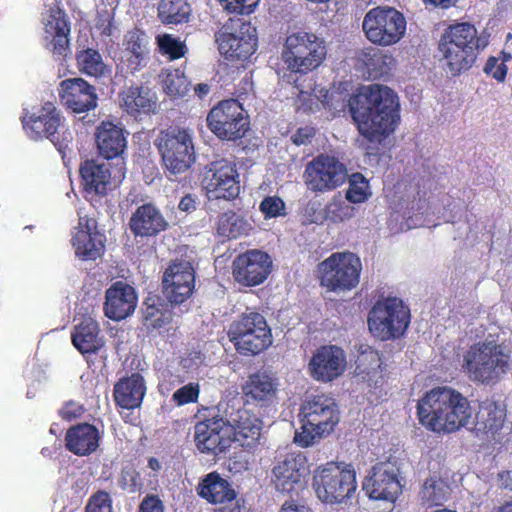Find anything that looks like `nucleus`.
Here are the masks:
<instances>
[{
	"instance_id": "obj_1",
	"label": "nucleus",
	"mask_w": 512,
	"mask_h": 512,
	"mask_svg": "<svg viewBox=\"0 0 512 512\" xmlns=\"http://www.w3.org/2000/svg\"><path fill=\"white\" fill-rule=\"evenodd\" d=\"M346 106L359 133L370 142L388 137L400 122L399 98L387 86L369 85L363 93L351 96L341 109Z\"/></svg>"
},
{
	"instance_id": "obj_2",
	"label": "nucleus",
	"mask_w": 512,
	"mask_h": 512,
	"mask_svg": "<svg viewBox=\"0 0 512 512\" xmlns=\"http://www.w3.org/2000/svg\"><path fill=\"white\" fill-rule=\"evenodd\" d=\"M417 415L429 431L454 433L471 423L473 410L470 401L461 392L439 386L427 391L418 401Z\"/></svg>"
},
{
	"instance_id": "obj_3",
	"label": "nucleus",
	"mask_w": 512,
	"mask_h": 512,
	"mask_svg": "<svg viewBox=\"0 0 512 512\" xmlns=\"http://www.w3.org/2000/svg\"><path fill=\"white\" fill-rule=\"evenodd\" d=\"M488 40L470 22H454L442 31L437 52L443 67L452 76H459L476 63Z\"/></svg>"
},
{
	"instance_id": "obj_4",
	"label": "nucleus",
	"mask_w": 512,
	"mask_h": 512,
	"mask_svg": "<svg viewBox=\"0 0 512 512\" xmlns=\"http://www.w3.org/2000/svg\"><path fill=\"white\" fill-rule=\"evenodd\" d=\"M511 351L496 340H483L473 343L463 354L462 372L478 384L494 385L510 369Z\"/></svg>"
},
{
	"instance_id": "obj_5",
	"label": "nucleus",
	"mask_w": 512,
	"mask_h": 512,
	"mask_svg": "<svg viewBox=\"0 0 512 512\" xmlns=\"http://www.w3.org/2000/svg\"><path fill=\"white\" fill-rule=\"evenodd\" d=\"M299 417L301 427L295 433L294 442L302 448L328 436L340 420L335 400L326 394L308 397L301 406Z\"/></svg>"
},
{
	"instance_id": "obj_6",
	"label": "nucleus",
	"mask_w": 512,
	"mask_h": 512,
	"mask_svg": "<svg viewBox=\"0 0 512 512\" xmlns=\"http://www.w3.org/2000/svg\"><path fill=\"white\" fill-rule=\"evenodd\" d=\"M21 123L31 139H48L62 154L73 142V134L63 112L51 101L33 107L31 111L25 110Z\"/></svg>"
},
{
	"instance_id": "obj_7",
	"label": "nucleus",
	"mask_w": 512,
	"mask_h": 512,
	"mask_svg": "<svg viewBox=\"0 0 512 512\" xmlns=\"http://www.w3.org/2000/svg\"><path fill=\"white\" fill-rule=\"evenodd\" d=\"M312 486L323 503L341 504L357 491L355 468L344 462H327L314 471Z\"/></svg>"
},
{
	"instance_id": "obj_8",
	"label": "nucleus",
	"mask_w": 512,
	"mask_h": 512,
	"mask_svg": "<svg viewBox=\"0 0 512 512\" xmlns=\"http://www.w3.org/2000/svg\"><path fill=\"white\" fill-rule=\"evenodd\" d=\"M319 285L328 292L345 293L360 282L362 262L352 252H334L318 264Z\"/></svg>"
},
{
	"instance_id": "obj_9",
	"label": "nucleus",
	"mask_w": 512,
	"mask_h": 512,
	"mask_svg": "<svg viewBox=\"0 0 512 512\" xmlns=\"http://www.w3.org/2000/svg\"><path fill=\"white\" fill-rule=\"evenodd\" d=\"M325 41L312 32L298 31L286 37L282 60L294 73L306 74L317 69L325 60Z\"/></svg>"
},
{
	"instance_id": "obj_10",
	"label": "nucleus",
	"mask_w": 512,
	"mask_h": 512,
	"mask_svg": "<svg viewBox=\"0 0 512 512\" xmlns=\"http://www.w3.org/2000/svg\"><path fill=\"white\" fill-rule=\"evenodd\" d=\"M227 335L243 356L257 355L272 344L271 329L265 317L255 311L242 313L230 324Z\"/></svg>"
},
{
	"instance_id": "obj_11",
	"label": "nucleus",
	"mask_w": 512,
	"mask_h": 512,
	"mask_svg": "<svg viewBox=\"0 0 512 512\" xmlns=\"http://www.w3.org/2000/svg\"><path fill=\"white\" fill-rule=\"evenodd\" d=\"M367 323L371 334L381 341L397 339L410 324V309L398 297L379 299L370 309Z\"/></svg>"
},
{
	"instance_id": "obj_12",
	"label": "nucleus",
	"mask_w": 512,
	"mask_h": 512,
	"mask_svg": "<svg viewBox=\"0 0 512 512\" xmlns=\"http://www.w3.org/2000/svg\"><path fill=\"white\" fill-rule=\"evenodd\" d=\"M406 19L400 11L390 6L370 9L362 21V30L369 42L388 47L398 43L406 32Z\"/></svg>"
},
{
	"instance_id": "obj_13",
	"label": "nucleus",
	"mask_w": 512,
	"mask_h": 512,
	"mask_svg": "<svg viewBox=\"0 0 512 512\" xmlns=\"http://www.w3.org/2000/svg\"><path fill=\"white\" fill-rule=\"evenodd\" d=\"M156 146L163 165L172 174L187 171L195 161V149L190 131L179 126L161 130Z\"/></svg>"
},
{
	"instance_id": "obj_14",
	"label": "nucleus",
	"mask_w": 512,
	"mask_h": 512,
	"mask_svg": "<svg viewBox=\"0 0 512 512\" xmlns=\"http://www.w3.org/2000/svg\"><path fill=\"white\" fill-rule=\"evenodd\" d=\"M208 129L222 141L242 139L250 129L249 116L237 99H225L213 106L206 116Z\"/></svg>"
},
{
	"instance_id": "obj_15",
	"label": "nucleus",
	"mask_w": 512,
	"mask_h": 512,
	"mask_svg": "<svg viewBox=\"0 0 512 512\" xmlns=\"http://www.w3.org/2000/svg\"><path fill=\"white\" fill-rule=\"evenodd\" d=\"M237 396L220 403L223 413L231 425L232 443L235 442L246 452L254 453L260 444L262 421L252 412L240 407Z\"/></svg>"
},
{
	"instance_id": "obj_16",
	"label": "nucleus",
	"mask_w": 512,
	"mask_h": 512,
	"mask_svg": "<svg viewBox=\"0 0 512 512\" xmlns=\"http://www.w3.org/2000/svg\"><path fill=\"white\" fill-rule=\"evenodd\" d=\"M216 40L219 51L230 60L246 61L257 50L256 28L241 18H230Z\"/></svg>"
},
{
	"instance_id": "obj_17",
	"label": "nucleus",
	"mask_w": 512,
	"mask_h": 512,
	"mask_svg": "<svg viewBox=\"0 0 512 512\" xmlns=\"http://www.w3.org/2000/svg\"><path fill=\"white\" fill-rule=\"evenodd\" d=\"M400 468L395 462L381 461L371 467L362 489L372 500L395 503L403 492Z\"/></svg>"
},
{
	"instance_id": "obj_18",
	"label": "nucleus",
	"mask_w": 512,
	"mask_h": 512,
	"mask_svg": "<svg viewBox=\"0 0 512 512\" xmlns=\"http://www.w3.org/2000/svg\"><path fill=\"white\" fill-rule=\"evenodd\" d=\"M202 185L209 198L236 199L240 194V175L236 163L226 158L210 162L205 167Z\"/></svg>"
},
{
	"instance_id": "obj_19",
	"label": "nucleus",
	"mask_w": 512,
	"mask_h": 512,
	"mask_svg": "<svg viewBox=\"0 0 512 512\" xmlns=\"http://www.w3.org/2000/svg\"><path fill=\"white\" fill-rule=\"evenodd\" d=\"M303 178L308 190L326 193L345 183L347 169L336 157L319 154L307 163Z\"/></svg>"
},
{
	"instance_id": "obj_20",
	"label": "nucleus",
	"mask_w": 512,
	"mask_h": 512,
	"mask_svg": "<svg viewBox=\"0 0 512 512\" xmlns=\"http://www.w3.org/2000/svg\"><path fill=\"white\" fill-rule=\"evenodd\" d=\"M307 459L301 453H287L278 459L271 470V484L275 490L291 498L306 487Z\"/></svg>"
},
{
	"instance_id": "obj_21",
	"label": "nucleus",
	"mask_w": 512,
	"mask_h": 512,
	"mask_svg": "<svg viewBox=\"0 0 512 512\" xmlns=\"http://www.w3.org/2000/svg\"><path fill=\"white\" fill-rule=\"evenodd\" d=\"M47 6L48 9L42 17L45 47L55 59L65 60L71 53V22L60 1L53 0Z\"/></svg>"
},
{
	"instance_id": "obj_22",
	"label": "nucleus",
	"mask_w": 512,
	"mask_h": 512,
	"mask_svg": "<svg viewBox=\"0 0 512 512\" xmlns=\"http://www.w3.org/2000/svg\"><path fill=\"white\" fill-rule=\"evenodd\" d=\"M194 442L201 453L217 456L225 452L232 444L228 418L216 415L197 422L194 427Z\"/></svg>"
},
{
	"instance_id": "obj_23",
	"label": "nucleus",
	"mask_w": 512,
	"mask_h": 512,
	"mask_svg": "<svg viewBox=\"0 0 512 512\" xmlns=\"http://www.w3.org/2000/svg\"><path fill=\"white\" fill-rule=\"evenodd\" d=\"M270 255L259 249L247 250L238 254L232 262L234 280L245 287L262 284L272 271Z\"/></svg>"
},
{
	"instance_id": "obj_24",
	"label": "nucleus",
	"mask_w": 512,
	"mask_h": 512,
	"mask_svg": "<svg viewBox=\"0 0 512 512\" xmlns=\"http://www.w3.org/2000/svg\"><path fill=\"white\" fill-rule=\"evenodd\" d=\"M346 365V354L341 347L323 345L313 353L308 363V370L315 381L329 383L345 372Z\"/></svg>"
},
{
	"instance_id": "obj_25",
	"label": "nucleus",
	"mask_w": 512,
	"mask_h": 512,
	"mask_svg": "<svg viewBox=\"0 0 512 512\" xmlns=\"http://www.w3.org/2000/svg\"><path fill=\"white\" fill-rule=\"evenodd\" d=\"M163 287L171 303L182 304L191 297L195 288V270L191 262L176 259L163 275Z\"/></svg>"
},
{
	"instance_id": "obj_26",
	"label": "nucleus",
	"mask_w": 512,
	"mask_h": 512,
	"mask_svg": "<svg viewBox=\"0 0 512 512\" xmlns=\"http://www.w3.org/2000/svg\"><path fill=\"white\" fill-rule=\"evenodd\" d=\"M58 96L61 104L73 114L87 113L97 107L95 86L83 78H68L60 82Z\"/></svg>"
},
{
	"instance_id": "obj_27",
	"label": "nucleus",
	"mask_w": 512,
	"mask_h": 512,
	"mask_svg": "<svg viewBox=\"0 0 512 512\" xmlns=\"http://www.w3.org/2000/svg\"><path fill=\"white\" fill-rule=\"evenodd\" d=\"M106 236L98 229L97 221L88 216L79 217L72 237L75 254L82 260H96L105 250Z\"/></svg>"
},
{
	"instance_id": "obj_28",
	"label": "nucleus",
	"mask_w": 512,
	"mask_h": 512,
	"mask_svg": "<svg viewBox=\"0 0 512 512\" xmlns=\"http://www.w3.org/2000/svg\"><path fill=\"white\" fill-rule=\"evenodd\" d=\"M118 101L122 111L136 120L155 114L158 109L156 93L143 84L124 87L118 94Z\"/></svg>"
},
{
	"instance_id": "obj_29",
	"label": "nucleus",
	"mask_w": 512,
	"mask_h": 512,
	"mask_svg": "<svg viewBox=\"0 0 512 512\" xmlns=\"http://www.w3.org/2000/svg\"><path fill=\"white\" fill-rule=\"evenodd\" d=\"M137 300V293L133 286L123 281H116L105 292L104 314L114 321L124 320L135 311Z\"/></svg>"
},
{
	"instance_id": "obj_30",
	"label": "nucleus",
	"mask_w": 512,
	"mask_h": 512,
	"mask_svg": "<svg viewBox=\"0 0 512 512\" xmlns=\"http://www.w3.org/2000/svg\"><path fill=\"white\" fill-rule=\"evenodd\" d=\"M242 398L245 404L267 407L275 400L278 391L277 379L267 372L256 371L248 375L242 384Z\"/></svg>"
},
{
	"instance_id": "obj_31",
	"label": "nucleus",
	"mask_w": 512,
	"mask_h": 512,
	"mask_svg": "<svg viewBox=\"0 0 512 512\" xmlns=\"http://www.w3.org/2000/svg\"><path fill=\"white\" fill-rule=\"evenodd\" d=\"M169 226L161 210L153 203L136 208L129 220V228L135 237H155Z\"/></svg>"
},
{
	"instance_id": "obj_32",
	"label": "nucleus",
	"mask_w": 512,
	"mask_h": 512,
	"mask_svg": "<svg viewBox=\"0 0 512 512\" xmlns=\"http://www.w3.org/2000/svg\"><path fill=\"white\" fill-rule=\"evenodd\" d=\"M79 173L87 196L104 197L112 189L113 177L109 163L88 159L81 164Z\"/></svg>"
},
{
	"instance_id": "obj_33",
	"label": "nucleus",
	"mask_w": 512,
	"mask_h": 512,
	"mask_svg": "<svg viewBox=\"0 0 512 512\" xmlns=\"http://www.w3.org/2000/svg\"><path fill=\"white\" fill-rule=\"evenodd\" d=\"M505 418L506 409L493 398H485L478 402L474 431L477 436L494 439L502 429Z\"/></svg>"
},
{
	"instance_id": "obj_34",
	"label": "nucleus",
	"mask_w": 512,
	"mask_h": 512,
	"mask_svg": "<svg viewBox=\"0 0 512 512\" xmlns=\"http://www.w3.org/2000/svg\"><path fill=\"white\" fill-rule=\"evenodd\" d=\"M196 491L200 498L212 505L232 503L237 498L232 483L217 471L206 474L199 481Z\"/></svg>"
},
{
	"instance_id": "obj_35",
	"label": "nucleus",
	"mask_w": 512,
	"mask_h": 512,
	"mask_svg": "<svg viewBox=\"0 0 512 512\" xmlns=\"http://www.w3.org/2000/svg\"><path fill=\"white\" fill-rule=\"evenodd\" d=\"M95 142L100 155L105 159L120 156L126 148V136L122 127L111 121H102L95 132Z\"/></svg>"
},
{
	"instance_id": "obj_36",
	"label": "nucleus",
	"mask_w": 512,
	"mask_h": 512,
	"mask_svg": "<svg viewBox=\"0 0 512 512\" xmlns=\"http://www.w3.org/2000/svg\"><path fill=\"white\" fill-rule=\"evenodd\" d=\"M142 324L148 333L157 331L159 334L171 325L173 311L158 295H149L141 307Z\"/></svg>"
},
{
	"instance_id": "obj_37",
	"label": "nucleus",
	"mask_w": 512,
	"mask_h": 512,
	"mask_svg": "<svg viewBox=\"0 0 512 512\" xmlns=\"http://www.w3.org/2000/svg\"><path fill=\"white\" fill-rule=\"evenodd\" d=\"M99 430L92 424L79 423L70 427L65 435V446L77 456H87L99 446Z\"/></svg>"
},
{
	"instance_id": "obj_38",
	"label": "nucleus",
	"mask_w": 512,
	"mask_h": 512,
	"mask_svg": "<svg viewBox=\"0 0 512 512\" xmlns=\"http://www.w3.org/2000/svg\"><path fill=\"white\" fill-rule=\"evenodd\" d=\"M146 386L143 376L133 373L120 379L114 386L113 398L115 404L123 409H135L142 404Z\"/></svg>"
},
{
	"instance_id": "obj_39",
	"label": "nucleus",
	"mask_w": 512,
	"mask_h": 512,
	"mask_svg": "<svg viewBox=\"0 0 512 512\" xmlns=\"http://www.w3.org/2000/svg\"><path fill=\"white\" fill-rule=\"evenodd\" d=\"M100 332L99 323L95 319L84 317L80 323L75 325L71 333V340L81 354H94L104 346Z\"/></svg>"
},
{
	"instance_id": "obj_40",
	"label": "nucleus",
	"mask_w": 512,
	"mask_h": 512,
	"mask_svg": "<svg viewBox=\"0 0 512 512\" xmlns=\"http://www.w3.org/2000/svg\"><path fill=\"white\" fill-rule=\"evenodd\" d=\"M252 230L253 226L246 217L233 210H227L217 217L216 234L224 240L248 236Z\"/></svg>"
},
{
	"instance_id": "obj_41",
	"label": "nucleus",
	"mask_w": 512,
	"mask_h": 512,
	"mask_svg": "<svg viewBox=\"0 0 512 512\" xmlns=\"http://www.w3.org/2000/svg\"><path fill=\"white\" fill-rule=\"evenodd\" d=\"M191 15V6L187 0H159L157 17L164 25L187 23Z\"/></svg>"
},
{
	"instance_id": "obj_42",
	"label": "nucleus",
	"mask_w": 512,
	"mask_h": 512,
	"mask_svg": "<svg viewBox=\"0 0 512 512\" xmlns=\"http://www.w3.org/2000/svg\"><path fill=\"white\" fill-rule=\"evenodd\" d=\"M75 60L79 72L86 76L99 78L104 76L106 72V64L97 49L84 48L77 50Z\"/></svg>"
},
{
	"instance_id": "obj_43",
	"label": "nucleus",
	"mask_w": 512,
	"mask_h": 512,
	"mask_svg": "<svg viewBox=\"0 0 512 512\" xmlns=\"http://www.w3.org/2000/svg\"><path fill=\"white\" fill-rule=\"evenodd\" d=\"M449 494V485L438 476L427 478L419 492L422 503L428 507L442 505L448 499Z\"/></svg>"
},
{
	"instance_id": "obj_44",
	"label": "nucleus",
	"mask_w": 512,
	"mask_h": 512,
	"mask_svg": "<svg viewBox=\"0 0 512 512\" xmlns=\"http://www.w3.org/2000/svg\"><path fill=\"white\" fill-rule=\"evenodd\" d=\"M160 79L164 93L170 98H182L189 91L190 82L180 68L163 70Z\"/></svg>"
},
{
	"instance_id": "obj_45",
	"label": "nucleus",
	"mask_w": 512,
	"mask_h": 512,
	"mask_svg": "<svg viewBox=\"0 0 512 512\" xmlns=\"http://www.w3.org/2000/svg\"><path fill=\"white\" fill-rule=\"evenodd\" d=\"M382 358L379 352L369 345H361L355 360L356 371L360 375L369 376L382 367Z\"/></svg>"
},
{
	"instance_id": "obj_46",
	"label": "nucleus",
	"mask_w": 512,
	"mask_h": 512,
	"mask_svg": "<svg viewBox=\"0 0 512 512\" xmlns=\"http://www.w3.org/2000/svg\"><path fill=\"white\" fill-rule=\"evenodd\" d=\"M393 58L382 51L374 52L365 60V65L369 77L372 79H381L391 73V63Z\"/></svg>"
},
{
	"instance_id": "obj_47",
	"label": "nucleus",
	"mask_w": 512,
	"mask_h": 512,
	"mask_svg": "<svg viewBox=\"0 0 512 512\" xmlns=\"http://www.w3.org/2000/svg\"><path fill=\"white\" fill-rule=\"evenodd\" d=\"M156 40L159 52L167 56L170 60L180 59L184 57L187 52L185 43L171 34L158 35Z\"/></svg>"
},
{
	"instance_id": "obj_48",
	"label": "nucleus",
	"mask_w": 512,
	"mask_h": 512,
	"mask_svg": "<svg viewBox=\"0 0 512 512\" xmlns=\"http://www.w3.org/2000/svg\"><path fill=\"white\" fill-rule=\"evenodd\" d=\"M371 195L368 181L361 173H355L349 180L346 199L354 204L365 202Z\"/></svg>"
},
{
	"instance_id": "obj_49",
	"label": "nucleus",
	"mask_w": 512,
	"mask_h": 512,
	"mask_svg": "<svg viewBox=\"0 0 512 512\" xmlns=\"http://www.w3.org/2000/svg\"><path fill=\"white\" fill-rule=\"evenodd\" d=\"M354 208L342 200L333 199L324 209V217L332 223H341L352 218Z\"/></svg>"
},
{
	"instance_id": "obj_50",
	"label": "nucleus",
	"mask_w": 512,
	"mask_h": 512,
	"mask_svg": "<svg viewBox=\"0 0 512 512\" xmlns=\"http://www.w3.org/2000/svg\"><path fill=\"white\" fill-rule=\"evenodd\" d=\"M113 501L110 494L104 490L93 493L87 501L85 512H113Z\"/></svg>"
},
{
	"instance_id": "obj_51",
	"label": "nucleus",
	"mask_w": 512,
	"mask_h": 512,
	"mask_svg": "<svg viewBox=\"0 0 512 512\" xmlns=\"http://www.w3.org/2000/svg\"><path fill=\"white\" fill-rule=\"evenodd\" d=\"M200 394V386L198 383H188L181 388L177 389L173 395L172 400L178 406H183L189 403L198 401Z\"/></svg>"
},
{
	"instance_id": "obj_52",
	"label": "nucleus",
	"mask_w": 512,
	"mask_h": 512,
	"mask_svg": "<svg viewBox=\"0 0 512 512\" xmlns=\"http://www.w3.org/2000/svg\"><path fill=\"white\" fill-rule=\"evenodd\" d=\"M260 211L266 219L281 215L285 209L284 201L278 196H267L260 203Z\"/></svg>"
},
{
	"instance_id": "obj_53",
	"label": "nucleus",
	"mask_w": 512,
	"mask_h": 512,
	"mask_svg": "<svg viewBox=\"0 0 512 512\" xmlns=\"http://www.w3.org/2000/svg\"><path fill=\"white\" fill-rule=\"evenodd\" d=\"M483 71L488 76L493 77L496 81L503 83L506 79L508 67L504 63H499V58L490 56L485 62Z\"/></svg>"
},
{
	"instance_id": "obj_54",
	"label": "nucleus",
	"mask_w": 512,
	"mask_h": 512,
	"mask_svg": "<svg viewBox=\"0 0 512 512\" xmlns=\"http://www.w3.org/2000/svg\"><path fill=\"white\" fill-rule=\"evenodd\" d=\"M225 2L224 8L229 13L249 15L254 11L260 0H219Z\"/></svg>"
},
{
	"instance_id": "obj_55",
	"label": "nucleus",
	"mask_w": 512,
	"mask_h": 512,
	"mask_svg": "<svg viewBox=\"0 0 512 512\" xmlns=\"http://www.w3.org/2000/svg\"><path fill=\"white\" fill-rule=\"evenodd\" d=\"M126 49L130 54L148 52L144 33L138 29L130 31L126 36Z\"/></svg>"
},
{
	"instance_id": "obj_56",
	"label": "nucleus",
	"mask_w": 512,
	"mask_h": 512,
	"mask_svg": "<svg viewBox=\"0 0 512 512\" xmlns=\"http://www.w3.org/2000/svg\"><path fill=\"white\" fill-rule=\"evenodd\" d=\"M137 512H165V505L158 495L147 494L139 503Z\"/></svg>"
},
{
	"instance_id": "obj_57",
	"label": "nucleus",
	"mask_w": 512,
	"mask_h": 512,
	"mask_svg": "<svg viewBox=\"0 0 512 512\" xmlns=\"http://www.w3.org/2000/svg\"><path fill=\"white\" fill-rule=\"evenodd\" d=\"M95 27L101 36H111L114 29V17L109 11L98 13Z\"/></svg>"
},
{
	"instance_id": "obj_58",
	"label": "nucleus",
	"mask_w": 512,
	"mask_h": 512,
	"mask_svg": "<svg viewBox=\"0 0 512 512\" xmlns=\"http://www.w3.org/2000/svg\"><path fill=\"white\" fill-rule=\"evenodd\" d=\"M120 487L130 493H135L140 490L142 484L139 479V474L135 471L123 472L119 481Z\"/></svg>"
},
{
	"instance_id": "obj_59",
	"label": "nucleus",
	"mask_w": 512,
	"mask_h": 512,
	"mask_svg": "<svg viewBox=\"0 0 512 512\" xmlns=\"http://www.w3.org/2000/svg\"><path fill=\"white\" fill-rule=\"evenodd\" d=\"M298 110L304 113L314 112L319 110V99L311 93L301 91L298 95Z\"/></svg>"
},
{
	"instance_id": "obj_60",
	"label": "nucleus",
	"mask_w": 512,
	"mask_h": 512,
	"mask_svg": "<svg viewBox=\"0 0 512 512\" xmlns=\"http://www.w3.org/2000/svg\"><path fill=\"white\" fill-rule=\"evenodd\" d=\"M84 412L82 405L74 401H69L59 410V415L62 419L71 421L80 417Z\"/></svg>"
},
{
	"instance_id": "obj_61",
	"label": "nucleus",
	"mask_w": 512,
	"mask_h": 512,
	"mask_svg": "<svg viewBox=\"0 0 512 512\" xmlns=\"http://www.w3.org/2000/svg\"><path fill=\"white\" fill-rule=\"evenodd\" d=\"M148 52H140V53H132L127 59L128 62V68L132 71H138L141 68L146 66V59H147Z\"/></svg>"
},
{
	"instance_id": "obj_62",
	"label": "nucleus",
	"mask_w": 512,
	"mask_h": 512,
	"mask_svg": "<svg viewBox=\"0 0 512 512\" xmlns=\"http://www.w3.org/2000/svg\"><path fill=\"white\" fill-rule=\"evenodd\" d=\"M313 136H314L313 128L301 127L292 135V141L296 145H302V144H306V143L310 142V140Z\"/></svg>"
},
{
	"instance_id": "obj_63",
	"label": "nucleus",
	"mask_w": 512,
	"mask_h": 512,
	"mask_svg": "<svg viewBox=\"0 0 512 512\" xmlns=\"http://www.w3.org/2000/svg\"><path fill=\"white\" fill-rule=\"evenodd\" d=\"M500 488L512 491V470L502 471L498 474Z\"/></svg>"
},
{
	"instance_id": "obj_64",
	"label": "nucleus",
	"mask_w": 512,
	"mask_h": 512,
	"mask_svg": "<svg viewBox=\"0 0 512 512\" xmlns=\"http://www.w3.org/2000/svg\"><path fill=\"white\" fill-rule=\"evenodd\" d=\"M280 512H309V508L304 505H298L294 501H286Z\"/></svg>"
}]
</instances>
